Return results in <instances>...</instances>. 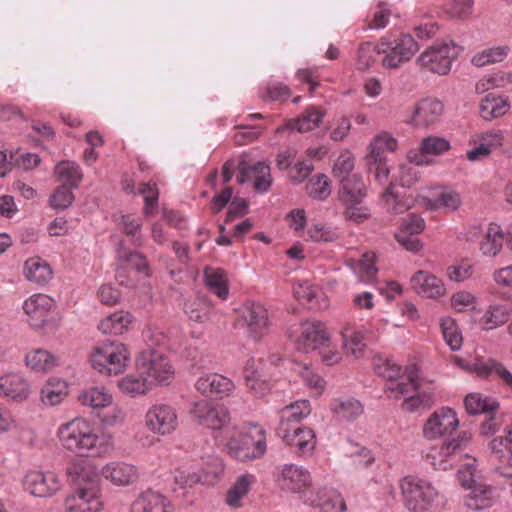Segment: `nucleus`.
I'll return each mask as SVG.
<instances>
[{
	"mask_svg": "<svg viewBox=\"0 0 512 512\" xmlns=\"http://www.w3.org/2000/svg\"><path fill=\"white\" fill-rule=\"evenodd\" d=\"M57 435L67 450L83 456H105L113 450L110 435L99 433L95 424L76 417L59 426Z\"/></svg>",
	"mask_w": 512,
	"mask_h": 512,
	"instance_id": "nucleus-1",
	"label": "nucleus"
},
{
	"mask_svg": "<svg viewBox=\"0 0 512 512\" xmlns=\"http://www.w3.org/2000/svg\"><path fill=\"white\" fill-rule=\"evenodd\" d=\"M130 361L127 346L118 341H103L97 345L91 355L90 363L99 373L111 376L126 370Z\"/></svg>",
	"mask_w": 512,
	"mask_h": 512,
	"instance_id": "nucleus-2",
	"label": "nucleus"
},
{
	"mask_svg": "<svg viewBox=\"0 0 512 512\" xmlns=\"http://www.w3.org/2000/svg\"><path fill=\"white\" fill-rule=\"evenodd\" d=\"M227 451L232 458L241 462L262 457L266 452L264 429L257 424H250L243 431L229 439Z\"/></svg>",
	"mask_w": 512,
	"mask_h": 512,
	"instance_id": "nucleus-3",
	"label": "nucleus"
},
{
	"mask_svg": "<svg viewBox=\"0 0 512 512\" xmlns=\"http://www.w3.org/2000/svg\"><path fill=\"white\" fill-rule=\"evenodd\" d=\"M462 50L454 41L436 42L418 56L416 63L425 71L444 76L451 71Z\"/></svg>",
	"mask_w": 512,
	"mask_h": 512,
	"instance_id": "nucleus-4",
	"label": "nucleus"
},
{
	"mask_svg": "<svg viewBox=\"0 0 512 512\" xmlns=\"http://www.w3.org/2000/svg\"><path fill=\"white\" fill-rule=\"evenodd\" d=\"M137 372L144 375L155 386L169 384L175 374L170 359L155 348L142 350L136 359Z\"/></svg>",
	"mask_w": 512,
	"mask_h": 512,
	"instance_id": "nucleus-5",
	"label": "nucleus"
},
{
	"mask_svg": "<svg viewBox=\"0 0 512 512\" xmlns=\"http://www.w3.org/2000/svg\"><path fill=\"white\" fill-rule=\"evenodd\" d=\"M367 196V187L362 177L343 180L338 190V199L345 207L344 215L347 219L362 223L370 217V211L363 206Z\"/></svg>",
	"mask_w": 512,
	"mask_h": 512,
	"instance_id": "nucleus-6",
	"label": "nucleus"
},
{
	"mask_svg": "<svg viewBox=\"0 0 512 512\" xmlns=\"http://www.w3.org/2000/svg\"><path fill=\"white\" fill-rule=\"evenodd\" d=\"M403 504L413 512L426 511L438 497L437 489L426 479L405 476L399 482Z\"/></svg>",
	"mask_w": 512,
	"mask_h": 512,
	"instance_id": "nucleus-7",
	"label": "nucleus"
},
{
	"mask_svg": "<svg viewBox=\"0 0 512 512\" xmlns=\"http://www.w3.org/2000/svg\"><path fill=\"white\" fill-rule=\"evenodd\" d=\"M419 46L409 34H403L396 39L389 37L381 38L378 43V53L384 54L382 59L383 67L395 69L409 61L418 51Z\"/></svg>",
	"mask_w": 512,
	"mask_h": 512,
	"instance_id": "nucleus-8",
	"label": "nucleus"
},
{
	"mask_svg": "<svg viewBox=\"0 0 512 512\" xmlns=\"http://www.w3.org/2000/svg\"><path fill=\"white\" fill-rule=\"evenodd\" d=\"M238 325L254 341L261 340L269 331L267 309L257 302H246L238 310Z\"/></svg>",
	"mask_w": 512,
	"mask_h": 512,
	"instance_id": "nucleus-9",
	"label": "nucleus"
},
{
	"mask_svg": "<svg viewBox=\"0 0 512 512\" xmlns=\"http://www.w3.org/2000/svg\"><path fill=\"white\" fill-rule=\"evenodd\" d=\"M144 425L154 435H171L179 426L177 411L170 404L156 402L145 412Z\"/></svg>",
	"mask_w": 512,
	"mask_h": 512,
	"instance_id": "nucleus-10",
	"label": "nucleus"
},
{
	"mask_svg": "<svg viewBox=\"0 0 512 512\" xmlns=\"http://www.w3.org/2000/svg\"><path fill=\"white\" fill-rule=\"evenodd\" d=\"M190 415L199 425L215 430L225 427L230 422V412L225 405L206 399L194 402L190 408Z\"/></svg>",
	"mask_w": 512,
	"mask_h": 512,
	"instance_id": "nucleus-11",
	"label": "nucleus"
},
{
	"mask_svg": "<svg viewBox=\"0 0 512 512\" xmlns=\"http://www.w3.org/2000/svg\"><path fill=\"white\" fill-rule=\"evenodd\" d=\"M331 340V334L324 323L308 320L300 324L294 339L298 351L309 353L324 347Z\"/></svg>",
	"mask_w": 512,
	"mask_h": 512,
	"instance_id": "nucleus-12",
	"label": "nucleus"
},
{
	"mask_svg": "<svg viewBox=\"0 0 512 512\" xmlns=\"http://www.w3.org/2000/svg\"><path fill=\"white\" fill-rule=\"evenodd\" d=\"M101 488H74L64 500L65 512H102Z\"/></svg>",
	"mask_w": 512,
	"mask_h": 512,
	"instance_id": "nucleus-13",
	"label": "nucleus"
},
{
	"mask_svg": "<svg viewBox=\"0 0 512 512\" xmlns=\"http://www.w3.org/2000/svg\"><path fill=\"white\" fill-rule=\"evenodd\" d=\"M276 482L281 490L300 494L311 486L312 477L304 466L290 463L277 468Z\"/></svg>",
	"mask_w": 512,
	"mask_h": 512,
	"instance_id": "nucleus-14",
	"label": "nucleus"
},
{
	"mask_svg": "<svg viewBox=\"0 0 512 512\" xmlns=\"http://www.w3.org/2000/svg\"><path fill=\"white\" fill-rule=\"evenodd\" d=\"M54 307V300L42 293L31 295L22 306L26 322L34 329L43 328L47 324Z\"/></svg>",
	"mask_w": 512,
	"mask_h": 512,
	"instance_id": "nucleus-15",
	"label": "nucleus"
},
{
	"mask_svg": "<svg viewBox=\"0 0 512 512\" xmlns=\"http://www.w3.org/2000/svg\"><path fill=\"white\" fill-rule=\"evenodd\" d=\"M278 435L298 457H309L316 448V434L308 427L278 428Z\"/></svg>",
	"mask_w": 512,
	"mask_h": 512,
	"instance_id": "nucleus-16",
	"label": "nucleus"
},
{
	"mask_svg": "<svg viewBox=\"0 0 512 512\" xmlns=\"http://www.w3.org/2000/svg\"><path fill=\"white\" fill-rule=\"evenodd\" d=\"M23 487L35 497H51L62 487L58 476L53 472L28 471L23 479Z\"/></svg>",
	"mask_w": 512,
	"mask_h": 512,
	"instance_id": "nucleus-17",
	"label": "nucleus"
},
{
	"mask_svg": "<svg viewBox=\"0 0 512 512\" xmlns=\"http://www.w3.org/2000/svg\"><path fill=\"white\" fill-rule=\"evenodd\" d=\"M459 426L457 414L451 408L443 407L436 410L425 422L423 435L428 440H434L447 434H452Z\"/></svg>",
	"mask_w": 512,
	"mask_h": 512,
	"instance_id": "nucleus-18",
	"label": "nucleus"
},
{
	"mask_svg": "<svg viewBox=\"0 0 512 512\" xmlns=\"http://www.w3.org/2000/svg\"><path fill=\"white\" fill-rule=\"evenodd\" d=\"M272 364L262 358H250L244 367L246 386L257 396L264 395L269 390L268 378Z\"/></svg>",
	"mask_w": 512,
	"mask_h": 512,
	"instance_id": "nucleus-19",
	"label": "nucleus"
},
{
	"mask_svg": "<svg viewBox=\"0 0 512 512\" xmlns=\"http://www.w3.org/2000/svg\"><path fill=\"white\" fill-rule=\"evenodd\" d=\"M443 113V104L435 98H424L418 101L406 123L417 128H428L436 124Z\"/></svg>",
	"mask_w": 512,
	"mask_h": 512,
	"instance_id": "nucleus-20",
	"label": "nucleus"
},
{
	"mask_svg": "<svg viewBox=\"0 0 512 512\" xmlns=\"http://www.w3.org/2000/svg\"><path fill=\"white\" fill-rule=\"evenodd\" d=\"M237 169L239 184L252 181L253 188L261 193L267 192L272 185L270 166L264 162H257L250 166L245 160H242Z\"/></svg>",
	"mask_w": 512,
	"mask_h": 512,
	"instance_id": "nucleus-21",
	"label": "nucleus"
},
{
	"mask_svg": "<svg viewBox=\"0 0 512 512\" xmlns=\"http://www.w3.org/2000/svg\"><path fill=\"white\" fill-rule=\"evenodd\" d=\"M425 206L431 210L456 211L461 203L460 194L450 188H430L421 195Z\"/></svg>",
	"mask_w": 512,
	"mask_h": 512,
	"instance_id": "nucleus-22",
	"label": "nucleus"
},
{
	"mask_svg": "<svg viewBox=\"0 0 512 512\" xmlns=\"http://www.w3.org/2000/svg\"><path fill=\"white\" fill-rule=\"evenodd\" d=\"M195 388L203 395H217L223 398L233 392L235 385L226 376L218 373H207L197 379Z\"/></svg>",
	"mask_w": 512,
	"mask_h": 512,
	"instance_id": "nucleus-23",
	"label": "nucleus"
},
{
	"mask_svg": "<svg viewBox=\"0 0 512 512\" xmlns=\"http://www.w3.org/2000/svg\"><path fill=\"white\" fill-rule=\"evenodd\" d=\"M410 283L413 290L425 298H438L446 292L443 281L427 271H417L411 277Z\"/></svg>",
	"mask_w": 512,
	"mask_h": 512,
	"instance_id": "nucleus-24",
	"label": "nucleus"
},
{
	"mask_svg": "<svg viewBox=\"0 0 512 512\" xmlns=\"http://www.w3.org/2000/svg\"><path fill=\"white\" fill-rule=\"evenodd\" d=\"M377 373L388 380L385 393L389 398H399L410 393L408 382L398 381L402 376V369L399 365L386 361L377 367Z\"/></svg>",
	"mask_w": 512,
	"mask_h": 512,
	"instance_id": "nucleus-25",
	"label": "nucleus"
},
{
	"mask_svg": "<svg viewBox=\"0 0 512 512\" xmlns=\"http://www.w3.org/2000/svg\"><path fill=\"white\" fill-rule=\"evenodd\" d=\"M324 112L314 106L307 107L296 119L287 121L284 125L277 127L275 133L281 134L287 130L300 133L309 132L319 127L322 123Z\"/></svg>",
	"mask_w": 512,
	"mask_h": 512,
	"instance_id": "nucleus-26",
	"label": "nucleus"
},
{
	"mask_svg": "<svg viewBox=\"0 0 512 512\" xmlns=\"http://www.w3.org/2000/svg\"><path fill=\"white\" fill-rule=\"evenodd\" d=\"M406 373L410 393L414 392L424 407H431L435 402L436 386L434 382L420 377L415 365L408 367Z\"/></svg>",
	"mask_w": 512,
	"mask_h": 512,
	"instance_id": "nucleus-27",
	"label": "nucleus"
},
{
	"mask_svg": "<svg viewBox=\"0 0 512 512\" xmlns=\"http://www.w3.org/2000/svg\"><path fill=\"white\" fill-rule=\"evenodd\" d=\"M102 475L116 486H127L137 480L138 469L130 463L112 461L102 468Z\"/></svg>",
	"mask_w": 512,
	"mask_h": 512,
	"instance_id": "nucleus-28",
	"label": "nucleus"
},
{
	"mask_svg": "<svg viewBox=\"0 0 512 512\" xmlns=\"http://www.w3.org/2000/svg\"><path fill=\"white\" fill-rule=\"evenodd\" d=\"M469 493L464 497V505L471 510L479 511L491 507L495 501V488L478 482L468 488Z\"/></svg>",
	"mask_w": 512,
	"mask_h": 512,
	"instance_id": "nucleus-29",
	"label": "nucleus"
},
{
	"mask_svg": "<svg viewBox=\"0 0 512 512\" xmlns=\"http://www.w3.org/2000/svg\"><path fill=\"white\" fill-rule=\"evenodd\" d=\"M170 502L159 492L146 490L132 503L131 512H171Z\"/></svg>",
	"mask_w": 512,
	"mask_h": 512,
	"instance_id": "nucleus-30",
	"label": "nucleus"
},
{
	"mask_svg": "<svg viewBox=\"0 0 512 512\" xmlns=\"http://www.w3.org/2000/svg\"><path fill=\"white\" fill-rule=\"evenodd\" d=\"M294 293L296 298L309 309L324 310L329 306L323 290L309 282L300 283L295 287Z\"/></svg>",
	"mask_w": 512,
	"mask_h": 512,
	"instance_id": "nucleus-31",
	"label": "nucleus"
},
{
	"mask_svg": "<svg viewBox=\"0 0 512 512\" xmlns=\"http://www.w3.org/2000/svg\"><path fill=\"white\" fill-rule=\"evenodd\" d=\"M342 349L346 355H350L355 359L363 357L366 350L365 337L360 329L350 324L343 326L341 330Z\"/></svg>",
	"mask_w": 512,
	"mask_h": 512,
	"instance_id": "nucleus-32",
	"label": "nucleus"
},
{
	"mask_svg": "<svg viewBox=\"0 0 512 512\" xmlns=\"http://www.w3.org/2000/svg\"><path fill=\"white\" fill-rule=\"evenodd\" d=\"M26 366L36 373H48L59 365V358L43 348L32 349L25 356Z\"/></svg>",
	"mask_w": 512,
	"mask_h": 512,
	"instance_id": "nucleus-33",
	"label": "nucleus"
},
{
	"mask_svg": "<svg viewBox=\"0 0 512 512\" xmlns=\"http://www.w3.org/2000/svg\"><path fill=\"white\" fill-rule=\"evenodd\" d=\"M68 395V384L58 377H50L40 390V399L45 406H56Z\"/></svg>",
	"mask_w": 512,
	"mask_h": 512,
	"instance_id": "nucleus-34",
	"label": "nucleus"
},
{
	"mask_svg": "<svg viewBox=\"0 0 512 512\" xmlns=\"http://www.w3.org/2000/svg\"><path fill=\"white\" fill-rule=\"evenodd\" d=\"M24 275L29 282L43 286L52 279L53 271L45 260L32 257L24 264Z\"/></svg>",
	"mask_w": 512,
	"mask_h": 512,
	"instance_id": "nucleus-35",
	"label": "nucleus"
},
{
	"mask_svg": "<svg viewBox=\"0 0 512 512\" xmlns=\"http://www.w3.org/2000/svg\"><path fill=\"white\" fill-rule=\"evenodd\" d=\"M0 395L14 400L26 399L29 395V385L27 381L18 374L1 376Z\"/></svg>",
	"mask_w": 512,
	"mask_h": 512,
	"instance_id": "nucleus-36",
	"label": "nucleus"
},
{
	"mask_svg": "<svg viewBox=\"0 0 512 512\" xmlns=\"http://www.w3.org/2000/svg\"><path fill=\"white\" fill-rule=\"evenodd\" d=\"M311 404L307 399L297 400L280 411V424L279 428L291 427L293 423H299L307 418L311 413Z\"/></svg>",
	"mask_w": 512,
	"mask_h": 512,
	"instance_id": "nucleus-37",
	"label": "nucleus"
},
{
	"mask_svg": "<svg viewBox=\"0 0 512 512\" xmlns=\"http://www.w3.org/2000/svg\"><path fill=\"white\" fill-rule=\"evenodd\" d=\"M120 391L132 398L146 395L153 389L147 378L141 373L128 374L118 381Z\"/></svg>",
	"mask_w": 512,
	"mask_h": 512,
	"instance_id": "nucleus-38",
	"label": "nucleus"
},
{
	"mask_svg": "<svg viewBox=\"0 0 512 512\" xmlns=\"http://www.w3.org/2000/svg\"><path fill=\"white\" fill-rule=\"evenodd\" d=\"M510 109L508 98L494 93L487 94L480 103V114L483 119L491 120L505 115Z\"/></svg>",
	"mask_w": 512,
	"mask_h": 512,
	"instance_id": "nucleus-39",
	"label": "nucleus"
},
{
	"mask_svg": "<svg viewBox=\"0 0 512 512\" xmlns=\"http://www.w3.org/2000/svg\"><path fill=\"white\" fill-rule=\"evenodd\" d=\"M70 475H75L74 488L95 487L100 488L99 477L96 468L89 461H80L68 470Z\"/></svg>",
	"mask_w": 512,
	"mask_h": 512,
	"instance_id": "nucleus-40",
	"label": "nucleus"
},
{
	"mask_svg": "<svg viewBox=\"0 0 512 512\" xmlns=\"http://www.w3.org/2000/svg\"><path fill=\"white\" fill-rule=\"evenodd\" d=\"M331 411L341 421H353L363 413V406L355 398H337L331 403Z\"/></svg>",
	"mask_w": 512,
	"mask_h": 512,
	"instance_id": "nucleus-41",
	"label": "nucleus"
},
{
	"mask_svg": "<svg viewBox=\"0 0 512 512\" xmlns=\"http://www.w3.org/2000/svg\"><path fill=\"white\" fill-rule=\"evenodd\" d=\"M78 400L83 406L93 409L108 407L113 403V396L105 387H89L83 389Z\"/></svg>",
	"mask_w": 512,
	"mask_h": 512,
	"instance_id": "nucleus-42",
	"label": "nucleus"
},
{
	"mask_svg": "<svg viewBox=\"0 0 512 512\" xmlns=\"http://www.w3.org/2000/svg\"><path fill=\"white\" fill-rule=\"evenodd\" d=\"M132 315L125 311H116L105 317L98 325L103 334L121 335L129 329Z\"/></svg>",
	"mask_w": 512,
	"mask_h": 512,
	"instance_id": "nucleus-43",
	"label": "nucleus"
},
{
	"mask_svg": "<svg viewBox=\"0 0 512 512\" xmlns=\"http://www.w3.org/2000/svg\"><path fill=\"white\" fill-rule=\"evenodd\" d=\"M504 234L500 225L490 223L485 235L480 242V250L483 255L495 257L502 249Z\"/></svg>",
	"mask_w": 512,
	"mask_h": 512,
	"instance_id": "nucleus-44",
	"label": "nucleus"
},
{
	"mask_svg": "<svg viewBox=\"0 0 512 512\" xmlns=\"http://www.w3.org/2000/svg\"><path fill=\"white\" fill-rule=\"evenodd\" d=\"M205 284L208 289L222 300L229 295L228 280L223 270L207 267L204 270Z\"/></svg>",
	"mask_w": 512,
	"mask_h": 512,
	"instance_id": "nucleus-45",
	"label": "nucleus"
},
{
	"mask_svg": "<svg viewBox=\"0 0 512 512\" xmlns=\"http://www.w3.org/2000/svg\"><path fill=\"white\" fill-rule=\"evenodd\" d=\"M466 411L471 415L489 413L499 407L496 399L482 395L481 393H470L464 399Z\"/></svg>",
	"mask_w": 512,
	"mask_h": 512,
	"instance_id": "nucleus-46",
	"label": "nucleus"
},
{
	"mask_svg": "<svg viewBox=\"0 0 512 512\" xmlns=\"http://www.w3.org/2000/svg\"><path fill=\"white\" fill-rule=\"evenodd\" d=\"M509 52L510 47L508 45L489 47L474 54L471 63L476 67L499 63L506 59Z\"/></svg>",
	"mask_w": 512,
	"mask_h": 512,
	"instance_id": "nucleus-47",
	"label": "nucleus"
},
{
	"mask_svg": "<svg viewBox=\"0 0 512 512\" xmlns=\"http://www.w3.org/2000/svg\"><path fill=\"white\" fill-rule=\"evenodd\" d=\"M55 175L59 181L64 182L70 188H77L82 180V172L79 165L73 161H61L55 166Z\"/></svg>",
	"mask_w": 512,
	"mask_h": 512,
	"instance_id": "nucleus-48",
	"label": "nucleus"
},
{
	"mask_svg": "<svg viewBox=\"0 0 512 512\" xmlns=\"http://www.w3.org/2000/svg\"><path fill=\"white\" fill-rule=\"evenodd\" d=\"M508 320V311L501 304H491L478 320L480 327L484 330H493L502 326Z\"/></svg>",
	"mask_w": 512,
	"mask_h": 512,
	"instance_id": "nucleus-49",
	"label": "nucleus"
},
{
	"mask_svg": "<svg viewBox=\"0 0 512 512\" xmlns=\"http://www.w3.org/2000/svg\"><path fill=\"white\" fill-rule=\"evenodd\" d=\"M117 225L119 229L131 238V242L136 246H142L144 243L141 228L143 221L141 218L134 217L131 214L120 215L117 218Z\"/></svg>",
	"mask_w": 512,
	"mask_h": 512,
	"instance_id": "nucleus-50",
	"label": "nucleus"
},
{
	"mask_svg": "<svg viewBox=\"0 0 512 512\" xmlns=\"http://www.w3.org/2000/svg\"><path fill=\"white\" fill-rule=\"evenodd\" d=\"M488 449L493 465L512 460V445L505 433L504 435L494 437L488 443Z\"/></svg>",
	"mask_w": 512,
	"mask_h": 512,
	"instance_id": "nucleus-51",
	"label": "nucleus"
},
{
	"mask_svg": "<svg viewBox=\"0 0 512 512\" xmlns=\"http://www.w3.org/2000/svg\"><path fill=\"white\" fill-rule=\"evenodd\" d=\"M355 167V158L350 151L342 152L334 162L332 168L333 176L342 183L343 180L361 177L359 174L353 173Z\"/></svg>",
	"mask_w": 512,
	"mask_h": 512,
	"instance_id": "nucleus-52",
	"label": "nucleus"
},
{
	"mask_svg": "<svg viewBox=\"0 0 512 512\" xmlns=\"http://www.w3.org/2000/svg\"><path fill=\"white\" fill-rule=\"evenodd\" d=\"M453 362L461 369L478 375L481 378H487L493 375V367L496 360L488 359L486 361L482 359H475L473 361H467L458 356L453 357Z\"/></svg>",
	"mask_w": 512,
	"mask_h": 512,
	"instance_id": "nucleus-53",
	"label": "nucleus"
},
{
	"mask_svg": "<svg viewBox=\"0 0 512 512\" xmlns=\"http://www.w3.org/2000/svg\"><path fill=\"white\" fill-rule=\"evenodd\" d=\"M313 505L321 512H344L347 509L342 495L334 490L320 492L317 503L313 502Z\"/></svg>",
	"mask_w": 512,
	"mask_h": 512,
	"instance_id": "nucleus-54",
	"label": "nucleus"
},
{
	"mask_svg": "<svg viewBox=\"0 0 512 512\" xmlns=\"http://www.w3.org/2000/svg\"><path fill=\"white\" fill-rule=\"evenodd\" d=\"M185 313L189 319L198 323H205L211 318L212 305L205 298H197L185 304Z\"/></svg>",
	"mask_w": 512,
	"mask_h": 512,
	"instance_id": "nucleus-55",
	"label": "nucleus"
},
{
	"mask_svg": "<svg viewBox=\"0 0 512 512\" xmlns=\"http://www.w3.org/2000/svg\"><path fill=\"white\" fill-rule=\"evenodd\" d=\"M369 147V160L377 162L381 160L383 152H393L397 149V140L389 133L383 132L373 139Z\"/></svg>",
	"mask_w": 512,
	"mask_h": 512,
	"instance_id": "nucleus-56",
	"label": "nucleus"
},
{
	"mask_svg": "<svg viewBox=\"0 0 512 512\" xmlns=\"http://www.w3.org/2000/svg\"><path fill=\"white\" fill-rule=\"evenodd\" d=\"M440 327L442 331V336L446 344L450 347L452 351L460 350L463 339L462 334L451 317H442L440 319Z\"/></svg>",
	"mask_w": 512,
	"mask_h": 512,
	"instance_id": "nucleus-57",
	"label": "nucleus"
},
{
	"mask_svg": "<svg viewBox=\"0 0 512 512\" xmlns=\"http://www.w3.org/2000/svg\"><path fill=\"white\" fill-rule=\"evenodd\" d=\"M253 480V475H241L227 493V504L234 508L239 507L241 500L248 493Z\"/></svg>",
	"mask_w": 512,
	"mask_h": 512,
	"instance_id": "nucleus-58",
	"label": "nucleus"
},
{
	"mask_svg": "<svg viewBox=\"0 0 512 512\" xmlns=\"http://www.w3.org/2000/svg\"><path fill=\"white\" fill-rule=\"evenodd\" d=\"M306 191L313 199L325 200L331 194V181L325 174L316 175L309 180Z\"/></svg>",
	"mask_w": 512,
	"mask_h": 512,
	"instance_id": "nucleus-59",
	"label": "nucleus"
},
{
	"mask_svg": "<svg viewBox=\"0 0 512 512\" xmlns=\"http://www.w3.org/2000/svg\"><path fill=\"white\" fill-rule=\"evenodd\" d=\"M451 144L442 136H427L419 144V151L424 155L439 156L449 151Z\"/></svg>",
	"mask_w": 512,
	"mask_h": 512,
	"instance_id": "nucleus-60",
	"label": "nucleus"
},
{
	"mask_svg": "<svg viewBox=\"0 0 512 512\" xmlns=\"http://www.w3.org/2000/svg\"><path fill=\"white\" fill-rule=\"evenodd\" d=\"M144 198L143 214L150 216L155 212L159 199V190L155 183H141L137 187V193Z\"/></svg>",
	"mask_w": 512,
	"mask_h": 512,
	"instance_id": "nucleus-61",
	"label": "nucleus"
},
{
	"mask_svg": "<svg viewBox=\"0 0 512 512\" xmlns=\"http://www.w3.org/2000/svg\"><path fill=\"white\" fill-rule=\"evenodd\" d=\"M119 260L136 271L143 273L145 276L149 275V265L144 255L137 251H125L124 249L118 250Z\"/></svg>",
	"mask_w": 512,
	"mask_h": 512,
	"instance_id": "nucleus-62",
	"label": "nucleus"
},
{
	"mask_svg": "<svg viewBox=\"0 0 512 512\" xmlns=\"http://www.w3.org/2000/svg\"><path fill=\"white\" fill-rule=\"evenodd\" d=\"M376 256L372 252H368L362 255L359 260L355 272L363 282H371L375 279L378 269L375 266Z\"/></svg>",
	"mask_w": 512,
	"mask_h": 512,
	"instance_id": "nucleus-63",
	"label": "nucleus"
},
{
	"mask_svg": "<svg viewBox=\"0 0 512 512\" xmlns=\"http://www.w3.org/2000/svg\"><path fill=\"white\" fill-rule=\"evenodd\" d=\"M382 204L384 209L391 214H401L410 208V204L399 198L393 191V187L389 186L382 194Z\"/></svg>",
	"mask_w": 512,
	"mask_h": 512,
	"instance_id": "nucleus-64",
	"label": "nucleus"
}]
</instances>
